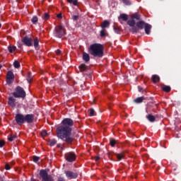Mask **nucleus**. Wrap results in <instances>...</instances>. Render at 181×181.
<instances>
[{
	"label": "nucleus",
	"mask_w": 181,
	"mask_h": 181,
	"mask_svg": "<svg viewBox=\"0 0 181 181\" xmlns=\"http://www.w3.org/2000/svg\"><path fill=\"white\" fill-rule=\"evenodd\" d=\"M62 124L57 128V135L66 144H71L74 139L71 137V127L74 122L71 119L66 118L62 120Z\"/></svg>",
	"instance_id": "1"
},
{
	"label": "nucleus",
	"mask_w": 181,
	"mask_h": 181,
	"mask_svg": "<svg viewBox=\"0 0 181 181\" xmlns=\"http://www.w3.org/2000/svg\"><path fill=\"white\" fill-rule=\"evenodd\" d=\"M89 52L95 57H103L104 55V46L100 44H93L89 47Z\"/></svg>",
	"instance_id": "2"
},
{
	"label": "nucleus",
	"mask_w": 181,
	"mask_h": 181,
	"mask_svg": "<svg viewBox=\"0 0 181 181\" xmlns=\"http://www.w3.org/2000/svg\"><path fill=\"white\" fill-rule=\"evenodd\" d=\"M13 95L15 98H25V97H26V93L23 88L21 86H18L16 88V91L13 93Z\"/></svg>",
	"instance_id": "3"
},
{
	"label": "nucleus",
	"mask_w": 181,
	"mask_h": 181,
	"mask_svg": "<svg viewBox=\"0 0 181 181\" xmlns=\"http://www.w3.org/2000/svg\"><path fill=\"white\" fill-rule=\"evenodd\" d=\"M40 176L42 179V181H54L53 177L51 175H47V172L45 170H41L40 171Z\"/></svg>",
	"instance_id": "4"
},
{
	"label": "nucleus",
	"mask_w": 181,
	"mask_h": 181,
	"mask_svg": "<svg viewBox=\"0 0 181 181\" xmlns=\"http://www.w3.org/2000/svg\"><path fill=\"white\" fill-rule=\"evenodd\" d=\"M55 35L57 37H62L66 35V30L62 25H57L55 28Z\"/></svg>",
	"instance_id": "5"
},
{
	"label": "nucleus",
	"mask_w": 181,
	"mask_h": 181,
	"mask_svg": "<svg viewBox=\"0 0 181 181\" xmlns=\"http://www.w3.org/2000/svg\"><path fill=\"white\" fill-rule=\"evenodd\" d=\"M15 78V75L12 71H8L6 75V82L7 84H12L13 83V79Z\"/></svg>",
	"instance_id": "6"
},
{
	"label": "nucleus",
	"mask_w": 181,
	"mask_h": 181,
	"mask_svg": "<svg viewBox=\"0 0 181 181\" xmlns=\"http://www.w3.org/2000/svg\"><path fill=\"white\" fill-rule=\"evenodd\" d=\"M65 158L68 162H74L76 160V154L73 152H69L65 154Z\"/></svg>",
	"instance_id": "7"
},
{
	"label": "nucleus",
	"mask_w": 181,
	"mask_h": 181,
	"mask_svg": "<svg viewBox=\"0 0 181 181\" xmlns=\"http://www.w3.org/2000/svg\"><path fill=\"white\" fill-rule=\"evenodd\" d=\"M127 25L132 28V32L133 33H135L138 31V28L135 26V21L133 18L127 21Z\"/></svg>",
	"instance_id": "8"
},
{
	"label": "nucleus",
	"mask_w": 181,
	"mask_h": 181,
	"mask_svg": "<svg viewBox=\"0 0 181 181\" xmlns=\"http://www.w3.org/2000/svg\"><path fill=\"white\" fill-rule=\"evenodd\" d=\"M16 121L18 125H22L25 122V116L21 114L16 115Z\"/></svg>",
	"instance_id": "9"
},
{
	"label": "nucleus",
	"mask_w": 181,
	"mask_h": 181,
	"mask_svg": "<svg viewBox=\"0 0 181 181\" xmlns=\"http://www.w3.org/2000/svg\"><path fill=\"white\" fill-rule=\"evenodd\" d=\"M23 43H24V45H25V46H28L29 47H30V46H32V42H33V40H32V38L28 37H25L22 40Z\"/></svg>",
	"instance_id": "10"
},
{
	"label": "nucleus",
	"mask_w": 181,
	"mask_h": 181,
	"mask_svg": "<svg viewBox=\"0 0 181 181\" xmlns=\"http://www.w3.org/2000/svg\"><path fill=\"white\" fill-rule=\"evenodd\" d=\"M24 119L25 122L32 124V122H33V119H35V116H33V115H26L24 116Z\"/></svg>",
	"instance_id": "11"
},
{
	"label": "nucleus",
	"mask_w": 181,
	"mask_h": 181,
	"mask_svg": "<svg viewBox=\"0 0 181 181\" xmlns=\"http://www.w3.org/2000/svg\"><path fill=\"white\" fill-rule=\"evenodd\" d=\"M8 105H10V107H12V108H15V107H16V104H17L16 100H15V98H13V97L8 98Z\"/></svg>",
	"instance_id": "12"
},
{
	"label": "nucleus",
	"mask_w": 181,
	"mask_h": 181,
	"mask_svg": "<svg viewBox=\"0 0 181 181\" xmlns=\"http://www.w3.org/2000/svg\"><path fill=\"white\" fill-rule=\"evenodd\" d=\"M66 176L68 179H76L77 177V173H73L71 171H66Z\"/></svg>",
	"instance_id": "13"
},
{
	"label": "nucleus",
	"mask_w": 181,
	"mask_h": 181,
	"mask_svg": "<svg viewBox=\"0 0 181 181\" xmlns=\"http://www.w3.org/2000/svg\"><path fill=\"white\" fill-rule=\"evenodd\" d=\"M146 25V23L144 22V21H139L136 23V28H137L138 30H139V29H144V28H145Z\"/></svg>",
	"instance_id": "14"
},
{
	"label": "nucleus",
	"mask_w": 181,
	"mask_h": 181,
	"mask_svg": "<svg viewBox=\"0 0 181 181\" xmlns=\"http://www.w3.org/2000/svg\"><path fill=\"white\" fill-rule=\"evenodd\" d=\"M144 29L146 35H149V33H151V29H152V25L148 23H146V25L144 26Z\"/></svg>",
	"instance_id": "15"
},
{
	"label": "nucleus",
	"mask_w": 181,
	"mask_h": 181,
	"mask_svg": "<svg viewBox=\"0 0 181 181\" xmlns=\"http://www.w3.org/2000/svg\"><path fill=\"white\" fill-rule=\"evenodd\" d=\"M83 60L86 62H90V55L87 52L83 53Z\"/></svg>",
	"instance_id": "16"
},
{
	"label": "nucleus",
	"mask_w": 181,
	"mask_h": 181,
	"mask_svg": "<svg viewBox=\"0 0 181 181\" xmlns=\"http://www.w3.org/2000/svg\"><path fill=\"white\" fill-rule=\"evenodd\" d=\"M152 81L154 83H159V81H160V78H159V76L158 75H153Z\"/></svg>",
	"instance_id": "17"
},
{
	"label": "nucleus",
	"mask_w": 181,
	"mask_h": 181,
	"mask_svg": "<svg viewBox=\"0 0 181 181\" xmlns=\"http://www.w3.org/2000/svg\"><path fill=\"white\" fill-rule=\"evenodd\" d=\"M110 26V21L105 20L103 21V23L101 24V28H103V29L105 28H108Z\"/></svg>",
	"instance_id": "18"
},
{
	"label": "nucleus",
	"mask_w": 181,
	"mask_h": 181,
	"mask_svg": "<svg viewBox=\"0 0 181 181\" xmlns=\"http://www.w3.org/2000/svg\"><path fill=\"white\" fill-rule=\"evenodd\" d=\"M119 19V21H121V19H122L124 22H126V21H128V15L120 14Z\"/></svg>",
	"instance_id": "19"
},
{
	"label": "nucleus",
	"mask_w": 181,
	"mask_h": 181,
	"mask_svg": "<svg viewBox=\"0 0 181 181\" xmlns=\"http://www.w3.org/2000/svg\"><path fill=\"white\" fill-rule=\"evenodd\" d=\"M117 160H122V159H124L125 158V155L123 153H119L116 154Z\"/></svg>",
	"instance_id": "20"
},
{
	"label": "nucleus",
	"mask_w": 181,
	"mask_h": 181,
	"mask_svg": "<svg viewBox=\"0 0 181 181\" xmlns=\"http://www.w3.org/2000/svg\"><path fill=\"white\" fill-rule=\"evenodd\" d=\"M34 47L37 49H39V39L37 37L34 40Z\"/></svg>",
	"instance_id": "21"
},
{
	"label": "nucleus",
	"mask_w": 181,
	"mask_h": 181,
	"mask_svg": "<svg viewBox=\"0 0 181 181\" xmlns=\"http://www.w3.org/2000/svg\"><path fill=\"white\" fill-rule=\"evenodd\" d=\"M147 119H148V121H150V122H154L156 118H155V116H153L152 115H148L147 116Z\"/></svg>",
	"instance_id": "22"
},
{
	"label": "nucleus",
	"mask_w": 181,
	"mask_h": 181,
	"mask_svg": "<svg viewBox=\"0 0 181 181\" xmlns=\"http://www.w3.org/2000/svg\"><path fill=\"white\" fill-rule=\"evenodd\" d=\"M162 90L165 93H169V91H170V86H165L162 88Z\"/></svg>",
	"instance_id": "23"
},
{
	"label": "nucleus",
	"mask_w": 181,
	"mask_h": 181,
	"mask_svg": "<svg viewBox=\"0 0 181 181\" xmlns=\"http://www.w3.org/2000/svg\"><path fill=\"white\" fill-rule=\"evenodd\" d=\"M144 101V97L137 98L134 100V103H136L137 104H139Z\"/></svg>",
	"instance_id": "24"
},
{
	"label": "nucleus",
	"mask_w": 181,
	"mask_h": 181,
	"mask_svg": "<svg viewBox=\"0 0 181 181\" xmlns=\"http://www.w3.org/2000/svg\"><path fill=\"white\" fill-rule=\"evenodd\" d=\"M8 52L10 53H13V52H15V50H16V46H13V47L9 46L8 47Z\"/></svg>",
	"instance_id": "25"
},
{
	"label": "nucleus",
	"mask_w": 181,
	"mask_h": 181,
	"mask_svg": "<svg viewBox=\"0 0 181 181\" xmlns=\"http://www.w3.org/2000/svg\"><path fill=\"white\" fill-rule=\"evenodd\" d=\"M87 69V66H86V64H81V66H79V69L81 70V71H86Z\"/></svg>",
	"instance_id": "26"
},
{
	"label": "nucleus",
	"mask_w": 181,
	"mask_h": 181,
	"mask_svg": "<svg viewBox=\"0 0 181 181\" xmlns=\"http://www.w3.org/2000/svg\"><path fill=\"white\" fill-rule=\"evenodd\" d=\"M49 145L50 146H54V145H56V144H57V141H56V140H54V139H52V140H49Z\"/></svg>",
	"instance_id": "27"
},
{
	"label": "nucleus",
	"mask_w": 181,
	"mask_h": 181,
	"mask_svg": "<svg viewBox=\"0 0 181 181\" xmlns=\"http://www.w3.org/2000/svg\"><path fill=\"white\" fill-rule=\"evenodd\" d=\"M13 66H14L15 69H19L21 67V64L19 63V62L15 61L13 62Z\"/></svg>",
	"instance_id": "28"
},
{
	"label": "nucleus",
	"mask_w": 181,
	"mask_h": 181,
	"mask_svg": "<svg viewBox=\"0 0 181 181\" xmlns=\"http://www.w3.org/2000/svg\"><path fill=\"white\" fill-rule=\"evenodd\" d=\"M132 19H136L137 21H139V19H141V17L137 13L133 14L132 16Z\"/></svg>",
	"instance_id": "29"
},
{
	"label": "nucleus",
	"mask_w": 181,
	"mask_h": 181,
	"mask_svg": "<svg viewBox=\"0 0 181 181\" xmlns=\"http://www.w3.org/2000/svg\"><path fill=\"white\" fill-rule=\"evenodd\" d=\"M49 18H50V16H49V13H45L44 16H42V19H44V21H47Z\"/></svg>",
	"instance_id": "30"
},
{
	"label": "nucleus",
	"mask_w": 181,
	"mask_h": 181,
	"mask_svg": "<svg viewBox=\"0 0 181 181\" xmlns=\"http://www.w3.org/2000/svg\"><path fill=\"white\" fill-rule=\"evenodd\" d=\"M107 35V30L105 29H103L100 31V36L101 37H104Z\"/></svg>",
	"instance_id": "31"
},
{
	"label": "nucleus",
	"mask_w": 181,
	"mask_h": 181,
	"mask_svg": "<svg viewBox=\"0 0 181 181\" xmlns=\"http://www.w3.org/2000/svg\"><path fill=\"white\" fill-rule=\"evenodd\" d=\"M89 114L90 117H94V115H95V111L94 109L89 110Z\"/></svg>",
	"instance_id": "32"
},
{
	"label": "nucleus",
	"mask_w": 181,
	"mask_h": 181,
	"mask_svg": "<svg viewBox=\"0 0 181 181\" xmlns=\"http://www.w3.org/2000/svg\"><path fill=\"white\" fill-rule=\"evenodd\" d=\"M15 138H16V136L11 135L9 137H8V141H9L10 142H12V141H13L15 139Z\"/></svg>",
	"instance_id": "33"
},
{
	"label": "nucleus",
	"mask_w": 181,
	"mask_h": 181,
	"mask_svg": "<svg viewBox=\"0 0 181 181\" xmlns=\"http://www.w3.org/2000/svg\"><path fill=\"white\" fill-rule=\"evenodd\" d=\"M116 144H117V141L115 139L110 140V145H111V146H115Z\"/></svg>",
	"instance_id": "34"
},
{
	"label": "nucleus",
	"mask_w": 181,
	"mask_h": 181,
	"mask_svg": "<svg viewBox=\"0 0 181 181\" xmlns=\"http://www.w3.org/2000/svg\"><path fill=\"white\" fill-rule=\"evenodd\" d=\"M31 21L33 22V23H36V22H37V16L33 17Z\"/></svg>",
	"instance_id": "35"
},
{
	"label": "nucleus",
	"mask_w": 181,
	"mask_h": 181,
	"mask_svg": "<svg viewBox=\"0 0 181 181\" xmlns=\"http://www.w3.org/2000/svg\"><path fill=\"white\" fill-rule=\"evenodd\" d=\"M123 4L124 5H131V1L129 0H123Z\"/></svg>",
	"instance_id": "36"
},
{
	"label": "nucleus",
	"mask_w": 181,
	"mask_h": 181,
	"mask_svg": "<svg viewBox=\"0 0 181 181\" xmlns=\"http://www.w3.org/2000/svg\"><path fill=\"white\" fill-rule=\"evenodd\" d=\"M40 134L41 136H46V135H47V132H46V130H42Z\"/></svg>",
	"instance_id": "37"
},
{
	"label": "nucleus",
	"mask_w": 181,
	"mask_h": 181,
	"mask_svg": "<svg viewBox=\"0 0 181 181\" xmlns=\"http://www.w3.org/2000/svg\"><path fill=\"white\" fill-rule=\"evenodd\" d=\"M40 159V158L37 157V156H34L33 157V162H35V163L37 162H39V160Z\"/></svg>",
	"instance_id": "38"
},
{
	"label": "nucleus",
	"mask_w": 181,
	"mask_h": 181,
	"mask_svg": "<svg viewBox=\"0 0 181 181\" xmlns=\"http://www.w3.org/2000/svg\"><path fill=\"white\" fill-rule=\"evenodd\" d=\"M72 4H73V5L76 6L77 4H78V1L77 0H73Z\"/></svg>",
	"instance_id": "39"
},
{
	"label": "nucleus",
	"mask_w": 181,
	"mask_h": 181,
	"mask_svg": "<svg viewBox=\"0 0 181 181\" xmlns=\"http://www.w3.org/2000/svg\"><path fill=\"white\" fill-rule=\"evenodd\" d=\"M5 145V141H0V148H2Z\"/></svg>",
	"instance_id": "40"
},
{
	"label": "nucleus",
	"mask_w": 181,
	"mask_h": 181,
	"mask_svg": "<svg viewBox=\"0 0 181 181\" xmlns=\"http://www.w3.org/2000/svg\"><path fill=\"white\" fill-rule=\"evenodd\" d=\"M5 169H6V170H9L11 169V166L9 165L6 164L5 165Z\"/></svg>",
	"instance_id": "41"
},
{
	"label": "nucleus",
	"mask_w": 181,
	"mask_h": 181,
	"mask_svg": "<svg viewBox=\"0 0 181 181\" xmlns=\"http://www.w3.org/2000/svg\"><path fill=\"white\" fill-rule=\"evenodd\" d=\"M72 19L73 21H77L78 19V16H73Z\"/></svg>",
	"instance_id": "42"
},
{
	"label": "nucleus",
	"mask_w": 181,
	"mask_h": 181,
	"mask_svg": "<svg viewBox=\"0 0 181 181\" xmlns=\"http://www.w3.org/2000/svg\"><path fill=\"white\" fill-rule=\"evenodd\" d=\"M27 81H28V83H30V81H32V78H30V76H28Z\"/></svg>",
	"instance_id": "43"
},
{
	"label": "nucleus",
	"mask_w": 181,
	"mask_h": 181,
	"mask_svg": "<svg viewBox=\"0 0 181 181\" xmlns=\"http://www.w3.org/2000/svg\"><path fill=\"white\" fill-rule=\"evenodd\" d=\"M57 18H59V19H62V14L61 13L57 14Z\"/></svg>",
	"instance_id": "44"
},
{
	"label": "nucleus",
	"mask_w": 181,
	"mask_h": 181,
	"mask_svg": "<svg viewBox=\"0 0 181 181\" xmlns=\"http://www.w3.org/2000/svg\"><path fill=\"white\" fill-rule=\"evenodd\" d=\"M56 53H57V54H60V53H62V51H60V49H57L56 51Z\"/></svg>",
	"instance_id": "45"
},
{
	"label": "nucleus",
	"mask_w": 181,
	"mask_h": 181,
	"mask_svg": "<svg viewBox=\"0 0 181 181\" xmlns=\"http://www.w3.org/2000/svg\"><path fill=\"white\" fill-rule=\"evenodd\" d=\"M58 181H64V178H63V177H59V178L58 179Z\"/></svg>",
	"instance_id": "46"
},
{
	"label": "nucleus",
	"mask_w": 181,
	"mask_h": 181,
	"mask_svg": "<svg viewBox=\"0 0 181 181\" xmlns=\"http://www.w3.org/2000/svg\"><path fill=\"white\" fill-rule=\"evenodd\" d=\"M73 1L74 0H67V2H69V4H73Z\"/></svg>",
	"instance_id": "47"
},
{
	"label": "nucleus",
	"mask_w": 181,
	"mask_h": 181,
	"mask_svg": "<svg viewBox=\"0 0 181 181\" xmlns=\"http://www.w3.org/2000/svg\"><path fill=\"white\" fill-rule=\"evenodd\" d=\"M100 159V157L97 156L95 158V160H98Z\"/></svg>",
	"instance_id": "48"
},
{
	"label": "nucleus",
	"mask_w": 181,
	"mask_h": 181,
	"mask_svg": "<svg viewBox=\"0 0 181 181\" xmlns=\"http://www.w3.org/2000/svg\"><path fill=\"white\" fill-rule=\"evenodd\" d=\"M139 91H142V88H141L140 86H139Z\"/></svg>",
	"instance_id": "49"
},
{
	"label": "nucleus",
	"mask_w": 181,
	"mask_h": 181,
	"mask_svg": "<svg viewBox=\"0 0 181 181\" xmlns=\"http://www.w3.org/2000/svg\"><path fill=\"white\" fill-rule=\"evenodd\" d=\"M2 69V66H1V65H0V69Z\"/></svg>",
	"instance_id": "50"
},
{
	"label": "nucleus",
	"mask_w": 181,
	"mask_h": 181,
	"mask_svg": "<svg viewBox=\"0 0 181 181\" xmlns=\"http://www.w3.org/2000/svg\"><path fill=\"white\" fill-rule=\"evenodd\" d=\"M18 47H20V48H21V47H22V46H21V45H19V46H18Z\"/></svg>",
	"instance_id": "51"
},
{
	"label": "nucleus",
	"mask_w": 181,
	"mask_h": 181,
	"mask_svg": "<svg viewBox=\"0 0 181 181\" xmlns=\"http://www.w3.org/2000/svg\"><path fill=\"white\" fill-rule=\"evenodd\" d=\"M1 25L0 24V28H1Z\"/></svg>",
	"instance_id": "52"
}]
</instances>
